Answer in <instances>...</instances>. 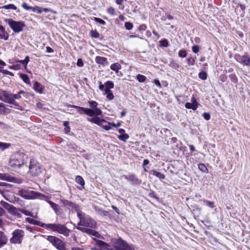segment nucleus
<instances>
[{"label":"nucleus","mask_w":250,"mask_h":250,"mask_svg":"<svg viewBox=\"0 0 250 250\" xmlns=\"http://www.w3.org/2000/svg\"><path fill=\"white\" fill-rule=\"evenodd\" d=\"M10 146H11L10 144L0 142V148L2 150H3L6 148H9Z\"/></svg>","instance_id":"nucleus-33"},{"label":"nucleus","mask_w":250,"mask_h":250,"mask_svg":"<svg viewBox=\"0 0 250 250\" xmlns=\"http://www.w3.org/2000/svg\"><path fill=\"white\" fill-rule=\"evenodd\" d=\"M95 209L96 212L100 215L102 216H106L108 214V212L103 210L102 209L95 206Z\"/></svg>","instance_id":"nucleus-25"},{"label":"nucleus","mask_w":250,"mask_h":250,"mask_svg":"<svg viewBox=\"0 0 250 250\" xmlns=\"http://www.w3.org/2000/svg\"><path fill=\"white\" fill-rule=\"evenodd\" d=\"M33 88L35 91L39 93H42L43 89L42 85L37 82H35L34 83Z\"/></svg>","instance_id":"nucleus-24"},{"label":"nucleus","mask_w":250,"mask_h":250,"mask_svg":"<svg viewBox=\"0 0 250 250\" xmlns=\"http://www.w3.org/2000/svg\"><path fill=\"white\" fill-rule=\"evenodd\" d=\"M118 138L120 140L125 142L129 138V136L128 134L125 133L118 136Z\"/></svg>","instance_id":"nucleus-35"},{"label":"nucleus","mask_w":250,"mask_h":250,"mask_svg":"<svg viewBox=\"0 0 250 250\" xmlns=\"http://www.w3.org/2000/svg\"><path fill=\"white\" fill-rule=\"evenodd\" d=\"M31 10L35 12H37L38 14H41L42 12V8L39 6L32 7Z\"/></svg>","instance_id":"nucleus-42"},{"label":"nucleus","mask_w":250,"mask_h":250,"mask_svg":"<svg viewBox=\"0 0 250 250\" xmlns=\"http://www.w3.org/2000/svg\"><path fill=\"white\" fill-rule=\"evenodd\" d=\"M29 171L33 176H37L42 173V168L36 160L33 159L30 160Z\"/></svg>","instance_id":"nucleus-7"},{"label":"nucleus","mask_w":250,"mask_h":250,"mask_svg":"<svg viewBox=\"0 0 250 250\" xmlns=\"http://www.w3.org/2000/svg\"><path fill=\"white\" fill-rule=\"evenodd\" d=\"M65 205L66 206H69L72 208H76V209H77L78 208V206L76 204L72 203L71 201H69L67 200H66L65 201Z\"/></svg>","instance_id":"nucleus-37"},{"label":"nucleus","mask_w":250,"mask_h":250,"mask_svg":"<svg viewBox=\"0 0 250 250\" xmlns=\"http://www.w3.org/2000/svg\"><path fill=\"white\" fill-rule=\"evenodd\" d=\"M229 77L233 82L236 83L237 82V78L236 75L234 74H231L230 75Z\"/></svg>","instance_id":"nucleus-51"},{"label":"nucleus","mask_w":250,"mask_h":250,"mask_svg":"<svg viewBox=\"0 0 250 250\" xmlns=\"http://www.w3.org/2000/svg\"><path fill=\"white\" fill-rule=\"evenodd\" d=\"M24 156L23 153L16 154L10 161V166L14 168L20 167L24 164Z\"/></svg>","instance_id":"nucleus-5"},{"label":"nucleus","mask_w":250,"mask_h":250,"mask_svg":"<svg viewBox=\"0 0 250 250\" xmlns=\"http://www.w3.org/2000/svg\"><path fill=\"white\" fill-rule=\"evenodd\" d=\"M20 78L23 80V81L27 84L30 83V79L27 75L22 73H19Z\"/></svg>","instance_id":"nucleus-28"},{"label":"nucleus","mask_w":250,"mask_h":250,"mask_svg":"<svg viewBox=\"0 0 250 250\" xmlns=\"http://www.w3.org/2000/svg\"><path fill=\"white\" fill-rule=\"evenodd\" d=\"M137 80L139 82L143 83V82H144L145 81V80H146V76H145L143 75L138 74L137 76Z\"/></svg>","instance_id":"nucleus-40"},{"label":"nucleus","mask_w":250,"mask_h":250,"mask_svg":"<svg viewBox=\"0 0 250 250\" xmlns=\"http://www.w3.org/2000/svg\"><path fill=\"white\" fill-rule=\"evenodd\" d=\"M9 34L8 33L4 31V32H2V34H0V39H3L5 41H7L8 40Z\"/></svg>","instance_id":"nucleus-34"},{"label":"nucleus","mask_w":250,"mask_h":250,"mask_svg":"<svg viewBox=\"0 0 250 250\" xmlns=\"http://www.w3.org/2000/svg\"><path fill=\"white\" fill-rule=\"evenodd\" d=\"M185 107L188 109H191L192 108V103H187L185 104Z\"/></svg>","instance_id":"nucleus-61"},{"label":"nucleus","mask_w":250,"mask_h":250,"mask_svg":"<svg viewBox=\"0 0 250 250\" xmlns=\"http://www.w3.org/2000/svg\"><path fill=\"white\" fill-rule=\"evenodd\" d=\"M192 51L195 53H197L199 52V48L198 45H194L192 47Z\"/></svg>","instance_id":"nucleus-54"},{"label":"nucleus","mask_w":250,"mask_h":250,"mask_svg":"<svg viewBox=\"0 0 250 250\" xmlns=\"http://www.w3.org/2000/svg\"><path fill=\"white\" fill-rule=\"evenodd\" d=\"M22 7L26 10H30L32 9V7L28 6L25 2L22 3Z\"/></svg>","instance_id":"nucleus-53"},{"label":"nucleus","mask_w":250,"mask_h":250,"mask_svg":"<svg viewBox=\"0 0 250 250\" xmlns=\"http://www.w3.org/2000/svg\"><path fill=\"white\" fill-rule=\"evenodd\" d=\"M121 68V65L119 63H115L111 65L110 69L116 72Z\"/></svg>","instance_id":"nucleus-29"},{"label":"nucleus","mask_w":250,"mask_h":250,"mask_svg":"<svg viewBox=\"0 0 250 250\" xmlns=\"http://www.w3.org/2000/svg\"><path fill=\"white\" fill-rule=\"evenodd\" d=\"M0 205L5 208L6 210H8L9 212H10V211L13 209V208L14 207V206L9 204V203L4 202L3 201H1L0 202Z\"/></svg>","instance_id":"nucleus-21"},{"label":"nucleus","mask_w":250,"mask_h":250,"mask_svg":"<svg viewBox=\"0 0 250 250\" xmlns=\"http://www.w3.org/2000/svg\"><path fill=\"white\" fill-rule=\"evenodd\" d=\"M169 65L174 69H177L179 67V64L175 61H172L170 62Z\"/></svg>","instance_id":"nucleus-43"},{"label":"nucleus","mask_w":250,"mask_h":250,"mask_svg":"<svg viewBox=\"0 0 250 250\" xmlns=\"http://www.w3.org/2000/svg\"><path fill=\"white\" fill-rule=\"evenodd\" d=\"M114 83L111 81H107L105 83V89L104 91H110V89L113 88Z\"/></svg>","instance_id":"nucleus-26"},{"label":"nucleus","mask_w":250,"mask_h":250,"mask_svg":"<svg viewBox=\"0 0 250 250\" xmlns=\"http://www.w3.org/2000/svg\"><path fill=\"white\" fill-rule=\"evenodd\" d=\"M149 173L155 176L160 179H164L165 178V176L164 174L161 173L156 170H152L149 172Z\"/></svg>","instance_id":"nucleus-22"},{"label":"nucleus","mask_w":250,"mask_h":250,"mask_svg":"<svg viewBox=\"0 0 250 250\" xmlns=\"http://www.w3.org/2000/svg\"><path fill=\"white\" fill-rule=\"evenodd\" d=\"M198 168L204 172H207L208 169L205 166V165L203 164H200L198 165Z\"/></svg>","instance_id":"nucleus-38"},{"label":"nucleus","mask_w":250,"mask_h":250,"mask_svg":"<svg viewBox=\"0 0 250 250\" xmlns=\"http://www.w3.org/2000/svg\"><path fill=\"white\" fill-rule=\"evenodd\" d=\"M9 68L14 70H19L21 68V66L20 64H14L11 66H9Z\"/></svg>","instance_id":"nucleus-55"},{"label":"nucleus","mask_w":250,"mask_h":250,"mask_svg":"<svg viewBox=\"0 0 250 250\" xmlns=\"http://www.w3.org/2000/svg\"><path fill=\"white\" fill-rule=\"evenodd\" d=\"M125 26L127 30H130L133 28V24L130 22H126L125 24Z\"/></svg>","instance_id":"nucleus-48"},{"label":"nucleus","mask_w":250,"mask_h":250,"mask_svg":"<svg viewBox=\"0 0 250 250\" xmlns=\"http://www.w3.org/2000/svg\"><path fill=\"white\" fill-rule=\"evenodd\" d=\"M46 52H48V53H52L53 52L54 50H53V49H52L51 47H50L49 46H47L46 47Z\"/></svg>","instance_id":"nucleus-64"},{"label":"nucleus","mask_w":250,"mask_h":250,"mask_svg":"<svg viewBox=\"0 0 250 250\" xmlns=\"http://www.w3.org/2000/svg\"><path fill=\"white\" fill-rule=\"evenodd\" d=\"M123 177L127 180L128 182H131V185H140L142 183V181L139 179L136 175L134 174H129L128 175H123Z\"/></svg>","instance_id":"nucleus-12"},{"label":"nucleus","mask_w":250,"mask_h":250,"mask_svg":"<svg viewBox=\"0 0 250 250\" xmlns=\"http://www.w3.org/2000/svg\"><path fill=\"white\" fill-rule=\"evenodd\" d=\"M47 239L57 250H66L65 243L59 238L53 236H49Z\"/></svg>","instance_id":"nucleus-6"},{"label":"nucleus","mask_w":250,"mask_h":250,"mask_svg":"<svg viewBox=\"0 0 250 250\" xmlns=\"http://www.w3.org/2000/svg\"><path fill=\"white\" fill-rule=\"evenodd\" d=\"M20 211L21 212L23 213L26 216H29L35 218H37L38 217L37 213L35 214V215H34L33 213H32L30 211L24 209H21L20 210Z\"/></svg>","instance_id":"nucleus-27"},{"label":"nucleus","mask_w":250,"mask_h":250,"mask_svg":"<svg viewBox=\"0 0 250 250\" xmlns=\"http://www.w3.org/2000/svg\"><path fill=\"white\" fill-rule=\"evenodd\" d=\"M198 107V103H192V109L195 110Z\"/></svg>","instance_id":"nucleus-62"},{"label":"nucleus","mask_w":250,"mask_h":250,"mask_svg":"<svg viewBox=\"0 0 250 250\" xmlns=\"http://www.w3.org/2000/svg\"><path fill=\"white\" fill-rule=\"evenodd\" d=\"M91 36L93 38H98L99 37V33L97 31H96V30H95V31L92 30L91 32Z\"/></svg>","instance_id":"nucleus-50"},{"label":"nucleus","mask_w":250,"mask_h":250,"mask_svg":"<svg viewBox=\"0 0 250 250\" xmlns=\"http://www.w3.org/2000/svg\"><path fill=\"white\" fill-rule=\"evenodd\" d=\"M70 106H71L73 108L77 109V112L80 114H82L84 113V114L90 117H93V112L91 108H86L75 105H70Z\"/></svg>","instance_id":"nucleus-11"},{"label":"nucleus","mask_w":250,"mask_h":250,"mask_svg":"<svg viewBox=\"0 0 250 250\" xmlns=\"http://www.w3.org/2000/svg\"><path fill=\"white\" fill-rule=\"evenodd\" d=\"M105 94L106 95V98L109 100H111L113 99L114 95H113V93L111 92V91H105Z\"/></svg>","instance_id":"nucleus-41"},{"label":"nucleus","mask_w":250,"mask_h":250,"mask_svg":"<svg viewBox=\"0 0 250 250\" xmlns=\"http://www.w3.org/2000/svg\"><path fill=\"white\" fill-rule=\"evenodd\" d=\"M88 121L98 125H101L102 123H106V122L104 119H101L98 116H95L93 118H88Z\"/></svg>","instance_id":"nucleus-18"},{"label":"nucleus","mask_w":250,"mask_h":250,"mask_svg":"<svg viewBox=\"0 0 250 250\" xmlns=\"http://www.w3.org/2000/svg\"><path fill=\"white\" fill-rule=\"evenodd\" d=\"M77 65L79 67H82L83 66V62L81 59H79L77 61Z\"/></svg>","instance_id":"nucleus-57"},{"label":"nucleus","mask_w":250,"mask_h":250,"mask_svg":"<svg viewBox=\"0 0 250 250\" xmlns=\"http://www.w3.org/2000/svg\"><path fill=\"white\" fill-rule=\"evenodd\" d=\"M99 84H100V85H99V89L102 90V91H104V90L105 89V84H103L101 82H99Z\"/></svg>","instance_id":"nucleus-60"},{"label":"nucleus","mask_w":250,"mask_h":250,"mask_svg":"<svg viewBox=\"0 0 250 250\" xmlns=\"http://www.w3.org/2000/svg\"><path fill=\"white\" fill-rule=\"evenodd\" d=\"M0 91L2 92V95L5 98H10L12 99L13 100H15L16 99H20L21 98V95L20 94H14L12 93H10L9 92L3 90L2 89H0Z\"/></svg>","instance_id":"nucleus-14"},{"label":"nucleus","mask_w":250,"mask_h":250,"mask_svg":"<svg viewBox=\"0 0 250 250\" xmlns=\"http://www.w3.org/2000/svg\"><path fill=\"white\" fill-rule=\"evenodd\" d=\"M2 9H13L16 10L17 7L13 4H9L4 5L1 7Z\"/></svg>","instance_id":"nucleus-32"},{"label":"nucleus","mask_w":250,"mask_h":250,"mask_svg":"<svg viewBox=\"0 0 250 250\" xmlns=\"http://www.w3.org/2000/svg\"><path fill=\"white\" fill-rule=\"evenodd\" d=\"M7 242V238L5 234L2 231H0V248L5 245Z\"/></svg>","instance_id":"nucleus-19"},{"label":"nucleus","mask_w":250,"mask_h":250,"mask_svg":"<svg viewBox=\"0 0 250 250\" xmlns=\"http://www.w3.org/2000/svg\"><path fill=\"white\" fill-rule=\"evenodd\" d=\"M198 75L199 77L203 80H205L207 79V73L205 71H202L200 72Z\"/></svg>","instance_id":"nucleus-39"},{"label":"nucleus","mask_w":250,"mask_h":250,"mask_svg":"<svg viewBox=\"0 0 250 250\" xmlns=\"http://www.w3.org/2000/svg\"><path fill=\"white\" fill-rule=\"evenodd\" d=\"M89 104L90 107H91V109L93 112V116H99L102 114V110L97 107L98 104L94 101H91L89 102Z\"/></svg>","instance_id":"nucleus-10"},{"label":"nucleus","mask_w":250,"mask_h":250,"mask_svg":"<svg viewBox=\"0 0 250 250\" xmlns=\"http://www.w3.org/2000/svg\"><path fill=\"white\" fill-rule=\"evenodd\" d=\"M42 11L45 12H51L54 13H55V12H54L53 10L49 9V8H42Z\"/></svg>","instance_id":"nucleus-59"},{"label":"nucleus","mask_w":250,"mask_h":250,"mask_svg":"<svg viewBox=\"0 0 250 250\" xmlns=\"http://www.w3.org/2000/svg\"><path fill=\"white\" fill-rule=\"evenodd\" d=\"M94 20L97 23L101 24V25H105V22L102 19L98 18H94Z\"/></svg>","instance_id":"nucleus-46"},{"label":"nucleus","mask_w":250,"mask_h":250,"mask_svg":"<svg viewBox=\"0 0 250 250\" xmlns=\"http://www.w3.org/2000/svg\"><path fill=\"white\" fill-rule=\"evenodd\" d=\"M12 237L10 239V242L14 244H20L21 242L23 237L24 235V231L17 229L12 233Z\"/></svg>","instance_id":"nucleus-8"},{"label":"nucleus","mask_w":250,"mask_h":250,"mask_svg":"<svg viewBox=\"0 0 250 250\" xmlns=\"http://www.w3.org/2000/svg\"><path fill=\"white\" fill-rule=\"evenodd\" d=\"M94 240L96 242V245L99 247L106 249L107 250H113L112 249H109L108 245L105 242L100 240L96 239V238H94Z\"/></svg>","instance_id":"nucleus-17"},{"label":"nucleus","mask_w":250,"mask_h":250,"mask_svg":"<svg viewBox=\"0 0 250 250\" xmlns=\"http://www.w3.org/2000/svg\"><path fill=\"white\" fill-rule=\"evenodd\" d=\"M2 73L8 75H10V76H14V74L12 72H11L10 71H9L8 70H2Z\"/></svg>","instance_id":"nucleus-58"},{"label":"nucleus","mask_w":250,"mask_h":250,"mask_svg":"<svg viewBox=\"0 0 250 250\" xmlns=\"http://www.w3.org/2000/svg\"><path fill=\"white\" fill-rule=\"evenodd\" d=\"M0 179L9 182H14L15 178L5 173H0Z\"/></svg>","instance_id":"nucleus-20"},{"label":"nucleus","mask_w":250,"mask_h":250,"mask_svg":"<svg viewBox=\"0 0 250 250\" xmlns=\"http://www.w3.org/2000/svg\"><path fill=\"white\" fill-rule=\"evenodd\" d=\"M203 201L208 207H210V208H214V204L213 202H211L206 200H204Z\"/></svg>","instance_id":"nucleus-45"},{"label":"nucleus","mask_w":250,"mask_h":250,"mask_svg":"<svg viewBox=\"0 0 250 250\" xmlns=\"http://www.w3.org/2000/svg\"><path fill=\"white\" fill-rule=\"evenodd\" d=\"M4 102L13 104L15 106L18 105V104H17V102H15V100H12V99H10V98H8V99L5 98Z\"/></svg>","instance_id":"nucleus-36"},{"label":"nucleus","mask_w":250,"mask_h":250,"mask_svg":"<svg viewBox=\"0 0 250 250\" xmlns=\"http://www.w3.org/2000/svg\"><path fill=\"white\" fill-rule=\"evenodd\" d=\"M161 45L164 47H167L168 46V42L166 39L161 40L160 42Z\"/></svg>","instance_id":"nucleus-49"},{"label":"nucleus","mask_w":250,"mask_h":250,"mask_svg":"<svg viewBox=\"0 0 250 250\" xmlns=\"http://www.w3.org/2000/svg\"><path fill=\"white\" fill-rule=\"evenodd\" d=\"M235 59L241 63H243L247 66H250V57L247 54L243 56L236 55Z\"/></svg>","instance_id":"nucleus-13"},{"label":"nucleus","mask_w":250,"mask_h":250,"mask_svg":"<svg viewBox=\"0 0 250 250\" xmlns=\"http://www.w3.org/2000/svg\"><path fill=\"white\" fill-rule=\"evenodd\" d=\"M20 209H18L16 207H14L9 213L15 216L17 218H20L21 217V214L20 212Z\"/></svg>","instance_id":"nucleus-23"},{"label":"nucleus","mask_w":250,"mask_h":250,"mask_svg":"<svg viewBox=\"0 0 250 250\" xmlns=\"http://www.w3.org/2000/svg\"><path fill=\"white\" fill-rule=\"evenodd\" d=\"M47 203L50 205L54 211L57 213L59 209V205L51 201H48Z\"/></svg>","instance_id":"nucleus-30"},{"label":"nucleus","mask_w":250,"mask_h":250,"mask_svg":"<svg viewBox=\"0 0 250 250\" xmlns=\"http://www.w3.org/2000/svg\"><path fill=\"white\" fill-rule=\"evenodd\" d=\"M115 247L117 250H134L132 245H128L122 239H118L115 244Z\"/></svg>","instance_id":"nucleus-9"},{"label":"nucleus","mask_w":250,"mask_h":250,"mask_svg":"<svg viewBox=\"0 0 250 250\" xmlns=\"http://www.w3.org/2000/svg\"><path fill=\"white\" fill-rule=\"evenodd\" d=\"M196 59V57L193 58V57H190L188 58V64L190 65H193L195 63V61Z\"/></svg>","instance_id":"nucleus-47"},{"label":"nucleus","mask_w":250,"mask_h":250,"mask_svg":"<svg viewBox=\"0 0 250 250\" xmlns=\"http://www.w3.org/2000/svg\"><path fill=\"white\" fill-rule=\"evenodd\" d=\"M75 180L78 184H80L83 187L85 183L83 178L81 176H77Z\"/></svg>","instance_id":"nucleus-31"},{"label":"nucleus","mask_w":250,"mask_h":250,"mask_svg":"<svg viewBox=\"0 0 250 250\" xmlns=\"http://www.w3.org/2000/svg\"><path fill=\"white\" fill-rule=\"evenodd\" d=\"M77 216L80 219L78 225L83 227L78 226L76 227L77 229L89 235L94 236L95 238H100L102 237L98 231L86 228H95L96 227V223L94 220L92 219L89 216L85 215L84 213L81 211H78Z\"/></svg>","instance_id":"nucleus-1"},{"label":"nucleus","mask_w":250,"mask_h":250,"mask_svg":"<svg viewBox=\"0 0 250 250\" xmlns=\"http://www.w3.org/2000/svg\"><path fill=\"white\" fill-rule=\"evenodd\" d=\"M5 214V210L3 209L2 208L0 207V216H3Z\"/></svg>","instance_id":"nucleus-63"},{"label":"nucleus","mask_w":250,"mask_h":250,"mask_svg":"<svg viewBox=\"0 0 250 250\" xmlns=\"http://www.w3.org/2000/svg\"><path fill=\"white\" fill-rule=\"evenodd\" d=\"M25 220L26 222H28L29 223H30L31 224L39 226L42 227V228H45L46 224L42 223L41 222L37 221L36 220H34L33 219H32V218H29V217L26 218Z\"/></svg>","instance_id":"nucleus-16"},{"label":"nucleus","mask_w":250,"mask_h":250,"mask_svg":"<svg viewBox=\"0 0 250 250\" xmlns=\"http://www.w3.org/2000/svg\"><path fill=\"white\" fill-rule=\"evenodd\" d=\"M4 21L16 33L22 32L26 26L25 23L22 21H15L12 19H5Z\"/></svg>","instance_id":"nucleus-4"},{"label":"nucleus","mask_w":250,"mask_h":250,"mask_svg":"<svg viewBox=\"0 0 250 250\" xmlns=\"http://www.w3.org/2000/svg\"><path fill=\"white\" fill-rule=\"evenodd\" d=\"M107 11L108 14H109L111 15H115V10L112 7H109L107 10Z\"/></svg>","instance_id":"nucleus-52"},{"label":"nucleus","mask_w":250,"mask_h":250,"mask_svg":"<svg viewBox=\"0 0 250 250\" xmlns=\"http://www.w3.org/2000/svg\"><path fill=\"white\" fill-rule=\"evenodd\" d=\"M45 229L57 232L65 236H68L70 230L65 225L61 224H46Z\"/></svg>","instance_id":"nucleus-2"},{"label":"nucleus","mask_w":250,"mask_h":250,"mask_svg":"<svg viewBox=\"0 0 250 250\" xmlns=\"http://www.w3.org/2000/svg\"><path fill=\"white\" fill-rule=\"evenodd\" d=\"M18 195L26 199H32L36 198H47L45 195L31 190L29 188L21 189L19 190Z\"/></svg>","instance_id":"nucleus-3"},{"label":"nucleus","mask_w":250,"mask_h":250,"mask_svg":"<svg viewBox=\"0 0 250 250\" xmlns=\"http://www.w3.org/2000/svg\"><path fill=\"white\" fill-rule=\"evenodd\" d=\"M95 62L97 63L102 65L103 66H107L109 64L106 58L101 56H97L95 58Z\"/></svg>","instance_id":"nucleus-15"},{"label":"nucleus","mask_w":250,"mask_h":250,"mask_svg":"<svg viewBox=\"0 0 250 250\" xmlns=\"http://www.w3.org/2000/svg\"><path fill=\"white\" fill-rule=\"evenodd\" d=\"M187 54V51L185 50H180L178 52V56L181 58H185Z\"/></svg>","instance_id":"nucleus-44"},{"label":"nucleus","mask_w":250,"mask_h":250,"mask_svg":"<svg viewBox=\"0 0 250 250\" xmlns=\"http://www.w3.org/2000/svg\"><path fill=\"white\" fill-rule=\"evenodd\" d=\"M204 118L206 120H209L210 119V115L208 113L205 112L203 114Z\"/></svg>","instance_id":"nucleus-56"}]
</instances>
